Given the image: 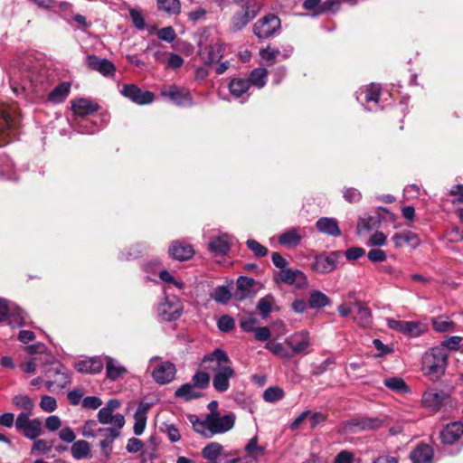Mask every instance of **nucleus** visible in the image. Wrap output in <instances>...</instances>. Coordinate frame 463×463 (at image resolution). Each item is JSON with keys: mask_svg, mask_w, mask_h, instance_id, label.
Returning a JSON list of instances; mask_svg holds the SVG:
<instances>
[{"mask_svg": "<svg viewBox=\"0 0 463 463\" xmlns=\"http://www.w3.org/2000/svg\"><path fill=\"white\" fill-rule=\"evenodd\" d=\"M448 352L443 347H432L422 358V370L431 378H439L448 364Z\"/></svg>", "mask_w": 463, "mask_h": 463, "instance_id": "f257e3e1", "label": "nucleus"}, {"mask_svg": "<svg viewBox=\"0 0 463 463\" xmlns=\"http://www.w3.org/2000/svg\"><path fill=\"white\" fill-rule=\"evenodd\" d=\"M199 56L203 61L210 65L219 61L224 52V45L219 39H209V35L203 33L198 41Z\"/></svg>", "mask_w": 463, "mask_h": 463, "instance_id": "f03ea898", "label": "nucleus"}, {"mask_svg": "<svg viewBox=\"0 0 463 463\" xmlns=\"http://www.w3.org/2000/svg\"><path fill=\"white\" fill-rule=\"evenodd\" d=\"M47 377L46 387L49 391L61 390L71 383L68 369L60 362L53 361L44 370Z\"/></svg>", "mask_w": 463, "mask_h": 463, "instance_id": "7ed1b4c3", "label": "nucleus"}, {"mask_svg": "<svg viewBox=\"0 0 463 463\" xmlns=\"http://www.w3.org/2000/svg\"><path fill=\"white\" fill-rule=\"evenodd\" d=\"M231 364L232 363L227 353L221 348H215L213 352L203 356L200 367L209 373H215Z\"/></svg>", "mask_w": 463, "mask_h": 463, "instance_id": "20e7f679", "label": "nucleus"}, {"mask_svg": "<svg viewBox=\"0 0 463 463\" xmlns=\"http://www.w3.org/2000/svg\"><path fill=\"white\" fill-rule=\"evenodd\" d=\"M279 29L280 19L273 14H269L253 24L252 31L254 35L261 40L273 36Z\"/></svg>", "mask_w": 463, "mask_h": 463, "instance_id": "39448f33", "label": "nucleus"}, {"mask_svg": "<svg viewBox=\"0 0 463 463\" xmlns=\"http://www.w3.org/2000/svg\"><path fill=\"white\" fill-rule=\"evenodd\" d=\"M30 413H20L15 419L17 431L29 439H35L42 433V421L39 419H30Z\"/></svg>", "mask_w": 463, "mask_h": 463, "instance_id": "423d86ee", "label": "nucleus"}, {"mask_svg": "<svg viewBox=\"0 0 463 463\" xmlns=\"http://www.w3.org/2000/svg\"><path fill=\"white\" fill-rule=\"evenodd\" d=\"M284 344L292 352L293 357L297 354H307L311 346V337L307 331L302 330L288 336Z\"/></svg>", "mask_w": 463, "mask_h": 463, "instance_id": "0eeeda50", "label": "nucleus"}, {"mask_svg": "<svg viewBox=\"0 0 463 463\" xmlns=\"http://www.w3.org/2000/svg\"><path fill=\"white\" fill-rule=\"evenodd\" d=\"M49 70L35 64L26 73V79L31 83L33 91L40 94L46 90L50 80Z\"/></svg>", "mask_w": 463, "mask_h": 463, "instance_id": "6e6552de", "label": "nucleus"}, {"mask_svg": "<svg viewBox=\"0 0 463 463\" xmlns=\"http://www.w3.org/2000/svg\"><path fill=\"white\" fill-rule=\"evenodd\" d=\"M19 118L13 117L7 111H2L0 116V146L15 138Z\"/></svg>", "mask_w": 463, "mask_h": 463, "instance_id": "1a4fd4ad", "label": "nucleus"}, {"mask_svg": "<svg viewBox=\"0 0 463 463\" xmlns=\"http://www.w3.org/2000/svg\"><path fill=\"white\" fill-rule=\"evenodd\" d=\"M342 256L339 250H334L329 253H321L314 258L311 269L321 274L332 272L336 268L338 259Z\"/></svg>", "mask_w": 463, "mask_h": 463, "instance_id": "9d476101", "label": "nucleus"}, {"mask_svg": "<svg viewBox=\"0 0 463 463\" xmlns=\"http://www.w3.org/2000/svg\"><path fill=\"white\" fill-rule=\"evenodd\" d=\"M383 426L379 418H354L343 423L342 430L345 433H354L361 430H376Z\"/></svg>", "mask_w": 463, "mask_h": 463, "instance_id": "9b49d317", "label": "nucleus"}, {"mask_svg": "<svg viewBox=\"0 0 463 463\" xmlns=\"http://www.w3.org/2000/svg\"><path fill=\"white\" fill-rule=\"evenodd\" d=\"M161 95L180 107H190L194 103L190 91L187 89L179 88L175 85H170L162 89Z\"/></svg>", "mask_w": 463, "mask_h": 463, "instance_id": "f8f14e48", "label": "nucleus"}, {"mask_svg": "<svg viewBox=\"0 0 463 463\" xmlns=\"http://www.w3.org/2000/svg\"><path fill=\"white\" fill-rule=\"evenodd\" d=\"M387 326L390 329L398 331L411 337L420 336L425 330L420 322L396 320L387 318Z\"/></svg>", "mask_w": 463, "mask_h": 463, "instance_id": "ddd939ff", "label": "nucleus"}, {"mask_svg": "<svg viewBox=\"0 0 463 463\" xmlns=\"http://www.w3.org/2000/svg\"><path fill=\"white\" fill-rule=\"evenodd\" d=\"M120 93L137 105H146L153 102L155 95L148 90H142L135 84L123 85Z\"/></svg>", "mask_w": 463, "mask_h": 463, "instance_id": "4468645a", "label": "nucleus"}, {"mask_svg": "<svg viewBox=\"0 0 463 463\" xmlns=\"http://www.w3.org/2000/svg\"><path fill=\"white\" fill-rule=\"evenodd\" d=\"M86 65L90 70L98 71L104 77H114L116 73V66L112 61L95 54H89L86 57Z\"/></svg>", "mask_w": 463, "mask_h": 463, "instance_id": "2eb2a0df", "label": "nucleus"}, {"mask_svg": "<svg viewBox=\"0 0 463 463\" xmlns=\"http://www.w3.org/2000/svg\"><path fill=\"white\" fill-rule=\"evenodd\" d=\"M158 314L165 321L176 320L182 313L183 306L181 302L175 298H165L158 306Z\"/></svg>", "mask_w": 463, "mask_h": 463, "instance_id": "dca6fc26", "label": "nucleus"}, {"mask_svg": "<svg viewBox=\"0 0 463 463\" xmlns=\"http://www.w3.org/2000/svg\"><path fill=\"white\" fill-rule=\"evenodd\" d=\"M208 415L213 436L224 433L234 426L235 416L232 413L223 416H220L218 413H210Z\"/></svg>", "mask_w": 463, "mask_h": 463, "instance_id": "f3484780", "label": "nucleus"}, {"mask_svg": "<svg viewBox=\"0 0 463 463\" xmlns=\"http://www.w3.org/2000/svg\"><path fill=\"white\" fill-rule=\"evenodd\" d=\"M236 375L235 370L232 364L226 368H222L221 371L213 373V387L218 392H225L230 389V381Z\"/></svg>", "mask_w": 463, "mask_h": 463, "instance_id": "a211bd4d", "label": "nucleus"}, {"mask_svg": "<svg viewBox=\"0 0 463 463\" xmlns=\"http://www.w3.org/2000/svg\"><path fill=\"white\" fill-rule=\"evenodd\" d=\"M448 398L449 396L443 391L430 390L423 393L421 402L425 408L436 412L440 410Z\"/></svg>", "mask_w": 463, "mask_h": 463, "instance_id": "6ab92c4d", "label": "nucleus"}, {"mask_svg": "<svg viewBox=\"0 0 463 463\" xmlns=\"http://www.w3.org/2000/svg\"><path fill=\"white\" fill-rule=\"evenodd\" d=\"M278 279L285 284L295 285L298 288H304L307 284L306 275L299 269L287 268L279 270Z\"/></svg>", "mask_w": 463, "mask_h": 463, "instance_id": "aec40b11", "label": "nucleus"}, {"mask_svg": "<svg viewBox=\"0 0 463 463\" xmlns=\"http://www.w3.org/2000/svg\"><path fill=\"white\" fill-rule=\"evenodd\" d=\"M175 373V364L171 362H164L154 369L152 376L157 383L165 384L174 380Z\"/></svg>", "mask_w": 463, "mask_h": 463, "instance_id": "412c9836", "label": "nucleus"}, {"mask_svg": "<svg viewBox=\"0 0 463 463\" xmlns=\"http://www.w3.org/2000/svg\"><path fill=\"white\" fill-rule=\"evenodd\" d=\"M354 320L362 327H369L372 325V311L365 302L356 300L354 302Z\"/></svg>", "mask_w": 463, "mask_h": 463, "instance_id": "4be33fe9", "label": "nucleus"}, {"mask_svg": "<svg viewBox=\"0 0 463 463\" xmlns=\"http://www.w3.org/2000/svg\"><path fill=\"white\" fill-rule=\"evenodd\" d=\"M168 252L171 258L179 261L187 260L194 254L192 245L178 241L171 243Z\"/></svg>", "mask_w": 463, "mask_h": 463, "instance_id": "5701e85b", "label": "nucleus"}, {"mask_svg": "<svg viewBox=\"0 0 463 463\" xmlns=\"http://www.w3.org/2000/svg\"><path fill=\"white\" fill-rule=\"evenodd\" d=\"M463 435V423L454 421L448 424L440 432V439L444 444H454Z\"/></svg>", "mask_w": 463, "mask_h": 463, "instance_id": "b1692460", "label": "nucleus"}, {"mask_svg": "<svg viewBox=\"0 0 463 463\" xmlns=\"http://www.w3.org/2000/svg\"><path fill=\"white\" fill-rule=\"evenodd\" d=\"M228 88L231 95L236 99L241 98L246 100L250 97V82L246 79L233 78L230 80Z\"/></svg>", "mask_w": 463, "mask_h": 463, "instance_id": "393cba45", "label": "nucleus"}, {"mask_svg": "<svg viewBox=\"0 0 463 463\" xmlns=\"http://www.w3.org/2000/svg\"><path fill=\"white\" fill-rule=\"evenodd\" d=\"M392 241L396 248H402L404 245H408L415 249L420 244V240L418 234L411 231L397 232L392 237Z\"/></svg>", "mask_w": 463, "mask_h": 463, "instance_id": "a878e982", "label": "nucleus"}, {"mask_svg": "<svg viewBox=\"0 0 463 463\" xmlns=\"http://www.w3.org/2000/svg\"><path fill=\"white\" fill-rule=\"evenodd\" d=\"M150 407V403L140 402L134 414L135 423L133 426V431L137 436L141 435L146 429L147 412Z\"/></svg>", "mask_w": 463, "mask_h": 463, "instance_id": "bb28decb", "label": "nucleus"}, {"mask_svg": "<svg viewBox=\"0 0 463 463\" xmlns=\"http://www.w3.org/2000/svg\"><path fill=\"white\" fill-rule=\"evenodd\" d=\"M71 109L76 115L84 117L98 111L99 105L89 99L79 98L72 101Z\"/></svg>", "mask_w": 463, "mask_h": 463, "instance_id": "cd10ccee", "label": "nucleus"}, {"mask_svg": "<svg viewBox=\"0 0 463 463\" xmlns=\"http://www.w3.org/2000/svg\"><path fill=\"white\" fill-rule=\"evenodd\" d=\"M434 456L433 449L428 444L418 445L410 455L412 463H431Z\"/></svg>", "mask_w": 463, "mask_h": 463, "instance_id": "c85d7f7f", "label": "nucleus"}, {"mask_svg": "<svg viewBox=\"0 0 463 463\" xmlns=\"http://www.w3.org/2000/svg\"><path fill=\"white\" fill-rule=\"evenodd\" d=\"M316 226L320 232L329 236L337 237L341 234L338 222L334 218H319L316 222Z\"/></svg>", "mask_w": 463, "mask_h": 463, "instance_id": "c756f323", "label": "nucleus"}, {"mask_svg": "<svg viewBox=\"0 0 463 463\" xmlns=\"http://www.w3.org/2000/svg\"><path fill=\"white\" fill-rule=\"evenodd\" d=\"M98 420L102 424H113L118 429H122L125 425V418L122 414H113V411L102 407L98 412Z\"/></svg>", "mask_w": 463, "mask_h": 463, "instance_id": "7c9ffc66", "label": "nucleus"}, {"mask_svg": "<svg viewBox=\"0 0 463 463\" xmlns=\"http://www.w3.org/2000/svg\"><path fill=\"white\" fill-rule=\"evenodd\" d=\"M189 420L193 425L195 432L199 433L205 439L213 437V431L210 426L209 415L207 414L205 420H200L195 415H190Z\"/></svg>", "mask_w": 463, "mask_h": 463, "instance_id": "2f4dec72", "label": "nucleus"}, {"mask_svg": "<svg viewBox=\"0 0 463 463\" xmlns=\"http://www.w3.org/2000/svg\"><path fill=\"white\" fill-rule=\"evenodd\" d=\"M75 368L82 373H98L103 368V363L99 358H90L80 361L76 364Z\"/></svg>", "mask_w": 463, "mask_h": 463, "instance_id": "473e14b6", "label": "nucleus"}, {"mask_svg": "<svg viewBox=\"0 0 463 463\" xmlns=\"http://www.w3.org/2000/svg\"><path fill=\"white\" fill-rule=\"evenodd\" d=\"M268 75L269 71L267 69L261 67L256 68L250 72L249 77L246 80H249L250 87L253 86L260 90L266 86Z\"/></svg>", "mask_w": 463, "mask_h": 463, "instance_id": "72a5a7b5", "label": "nucleus"}, {"mask_svg": "<svg viewBox=\"0 0 463 463\" xmlns=\"http://www.w3.org/2000/svg\"><path fill=\"white\" fill-rule=\"evenodd\" d=\"M127 373V369L117 360L108 357L106 363V375L111 381H116Z\"/></svg>", "mask_w": 463, "mask_h": 463, "instance_id": "f704fd0d", "label": "nucleus"}, {"mask_svg": "<svg viewBox=\"0 0 463 463\" xmlns=\"http://www.w3.org/2000/svg\"><path fill=\"white\" fill-rule=\"evenodd\" d=\"M302 235L297 228L283 232L279 238V243L287 248H294L300 244Z\"/></svg>", "mask_w": 463, "mask_h": 463, "instance_id": "c9c22d12", "label": "nucleus"}, {"mask_svg": "<svg viewBox=\"0 0 463 463\" xmlns=\"http://www.w3.org/2000/svg\"><path fill=\"white\" fill-rule=\"evenodd\" d=\"M71 92V83L63 81L56 86L48 95V100L52 103L63 102Z\"/></svg>", "mask_w": 463, "mask_h": 463, "instance_id": "e433bc0d", "label": "nucleus"}, {"mask_svg": "<svg viewBox=\"0 0 463 463\" xmlns=\"http://www.w3.org/2000/svg\"><path fill=\"white\" fill-rule=\"evenodd\" d=\"M251 20L252 15H249L245 11L234 14L231 19L230 31L237 33L242 30Z\"/></svg>", "mask_w": 463, "mask_h": 463, "instance_id": "4c0bfd02", "label": "nucleus"}, {"mask_svg": "<svg viewBox=\"0 0 463 463\" xmlns=\"http://www.w3.org/2000/svg\"><path fill=\"white\" fill-rule=\"evenodd\" d=\"M244 450L255 462L266 452L265 447L259 445V438L257 435L249 439L248 443L245 445Z\"/></svg>", "mask_w": 463, "mask_h": 463, "instance_id": "58836bf2", "label": "nucleus"}, {"mask_svg": "<svg viewBox=\"0 0 463 463\" xmlns=\"http://www.w3.org/2000/svg\"><path fill=\"white\" fill-rule=\"evenodd\" d=\"M209 250L216 255H225L230 250V243L226 236H219L209 243Z\"/></svg>", "mask_w": 463, "mask_h": 463, "instance_id": "ea45409f", "label": "nucleus"}, {"mask_svg": "<svg viewBox=\"0 0 463 463\" xmlns=\"http://www.w3.org/2000/svg\"><path fill=\"white\" fill-rule=\"evenodd\" d=\"M194 387L195 386L193 383H184L175 391V396L178 398H183L185 401L198 399L202 396V393L196 392L194 390Z\"/></svg>", "mask_w": 463, "mask_h": 463, "instance_id": "a19ab883", "label": "nucleus"}, {"mask_svg": "<svg viewBox=\"0 0 463 463\" xmlns=\"http://www.w3.org/2000/svg\"><path fill=\"white\" fill-rule=\"evenodd\" d=\"M71 455L76 459L88 458L90 452V443L86 440H78L71 448Z\"/></svg>", "mask_w": 463, "mask_h": 463, "instance_id": "79ce46f5", "label": "nucleus"}, {"mask_svg": "<svg viewBox=\"0 0 463 463\" xmlns=\"http://www.w3.org/2000/svg\"><path fill=\"white\" fill-rule=\"evenodd\" d=\"M12 402L16 408L24 410L23 413L32 414L34 408V402L28 395H15L13 397Z\"/></svg>", "mask_w": 463, "mask_h": 463, "instance_id": "37998d69", "label": "nucleus"}, {"mask_svg": "<svg viewBox=\"0 0 463 463\" xmlns=\"http://www.w3.org/2000/svg\"><path fill=\"white\" fill-rule=\"evenodd\" d=\"M383 384L388 389L400 393H406L410 391L408 385L401 377L385 378L383 381Z\"/></svg>", "mask_w": 463, "mask_h": 463, "instance_id": "c03bdc74", "label": "nucleus"}, {"mask_svg": "<svg viewBox=\"0 0 463 463\" xmlns=\"http://www.w3.org/2000/svg\"><path fill=\"white\" fill-rule=\"evenodd\" d=\"M223 447L218 442H211L207 444L202 450V456L203 458L215 461L222 454Z\"/></svg>", "mask_w": 463, "mask_h": 463, "instance_id": "a18cd8bd", "label": "nucleus"}, {"mask_svg": "<svg viewBox=\"0 0 463 463\" xmlns=\"http://www.w3.org/2000/svg\"><path fill=\"white\" fill-rule=\"evenodd\" d=\"M286 345L283 343H274L269 342L265 345V348L270 351L275 355H278L282 358L291 359L293 357L292 352H290L289 348L285 346Z\"/></svg>", "mask_w": 463, "mask_h": 463, "instance_id": "49530a36", "label": "nucleus"}, {"mask_svg": "<svg viewBox=\"0 0 463 463\" xmlns=\"http://www.w3.org/2000/svg\"><path fill=\"white\" fill-rule=\"evenodd\" d=\"M255 284V280L251 278L241 276L237 279V289L241 291V298L250 297L251 288Z\"/></svg>", "mask_w": 463, "mask_h": 463, "instance_id": "de8ad7c7", "label": "nucleus"}, {"mask_svg": "<svg viewBox=\"0 0 463 463\" xmlns=\"http://www.w3.org/2000/svg\"><path fill=\"white\" fill-rule=\"evenodd\" d=\"M433 329L437 332H450L454 330L455 324L447 317L439 316L432 320Z\"/></svg>", "mask_w": 463, "mask_h": 463, "instance_id": "09e8293b", "label": "nucleus"}, {"mask_svg": "<svg viewBox=\"0 0 463 463\" xmlns=\"http://www.w3.org/2000/svg\"><path fill=\"white\" fill-rule=\"evenodd\" d=\"M329 303V298L319 290L311 292L308 305L312 308H320L326 307Z\"/></svg>", "mask_w": 463, "mask_h": 463, "instance_id": "8fccbe9b", "label": "nucleus"}, {"mask_svg": "<svg viewBox=\"0 0 463 463\" xmlns=\"http://www.w3.org/2000/svg\"><path fill=\"white\" fill-rule=\"evenodd\" d=\"M158 9L168 14H178L181 11L179 0H156Z\"/></svg>", "mask_w": 463, "mask_h": 463, "instance_id": "3c124183", "label": "nucleus"}, {"mask_svg": "<svg viewBox=\"0 0 463 463\" xmlns=\"http://www.w3.org/2000/svg\"><path fill=\"white\" fill-rule=\"evenodd\" d=\"M274 304V298L272 295H267L261 298L257 304V309L260 312L262 318H266L272 311V306Z\"/></svg>", "mask_w": 463, "mask_h": 463, "instance_id": "603ef678", "label": "nucleus"}, {"mask_svg": "<svg viewBox=\"0 0 463 463\" xmlns=\"http://www.w3.org/2000/svg\"><path fill=\"white\" fill-rule=\"evenodd\" d=\"M210 373L202 369L194 374L193 384L199 389H206L210 384Z\"/></svg>", "mask_w": 463, "mask_h": 463, "instance_id": "864d4df0", "label": "nucleus"}, {"mask_svg": "<svg viewBox=\"0 0 463 463\" xmlns=\"http://www.w3.org/2000/svg\"><path fill=\"white\" fill-rule=\"evenodd\" d=\"M6 322L12 327L23 326L25 324V314L20 308L11 310Z\"/></svg>", "mask_w": 463, "mask_h": 463, "instance_id": "5fc2aeb1", "label": "nucleus"}, {"mask_svg": "<svg viewBox=\"0 0 463 463\" xmlns=\"http://www.w3.org/2000/svg\"><path fill=\"white\" fill-rule=\"evenodd\" d=\"M258 324L259 320L256 317V316L252 313L242 317L240 320V326L245 332H253Z\"/></svg>", "mask_w": 463, "mask_h": 463, "instance_id": "6e6d98bb", "label": "nucleus"}, {"mask_svg": "<svg viewBox=\"0 0 463 463\" xmlns=\"http://www.w3.org/2000/svg\"><path fill=\"white\" fill-rule=\"evenodd\" d=\"M284 397V392L279 387H269L263 392V399L268 402H275Z\"/></svg>", "mask_w": 463, "mask_h": 463, "instance_id": "4d7b16f0", "label": "nucleus"}, {"mask_svg": "<svg viewBox=\"0 0 463 463\" xmlns=\"http://www.w3.org/2000/svg\"><path fill=\"white\" fill-rule=\"evenodd\" d=\"M25 351L30 355H43L45 361H49V359L52 358L51 354L47 353V347L42 343L27 345Z\"/></svg>", "mask_w": 463, "mask_h": 463, "instance_id": "13d9d810", "label": "nucleus"}, {"mask_svg": "<svg viewBox=\"0 0 463 463\" xmlns=\"http://www.w3.org/2000/svg\"><path fill=\"white\" fill-rule=\"evenodd\" d=\"M211 296L216 302L222 304L227 303L232 298L230 290L224 286L217 287Z\"/></svg>", "mask_w": 463, "mask_h": 463, "instance_id": "bf43d9fd", "label": "nucleus"}, {"mask_svg": "<svg viewBox=\"0 0 463 463\" xmlns=\"http://www.w3.org/2000/svg\"><path fill=\"white\" fill-rule=\"evenodd\" d=\"M246 245L248 249L250 250L257 258L265 257L269 252L268 249L265 246H263L254 239H249L246 241Z\"/></svg>", "mask_w": 463, "mask_h": 463, "instance_id": "052dcab7", "label": "nucleus"}, {"mask_svg": "<svg viewBox=\"0 0 463 463\" xmlns=\"http://www.w3.org/2000/svg\"><path fill=\"white\" fill-rule=\"evenodd\" d=\"M217 326L222 332H230L235 326L234 319L229 315L222 316L217 322Z\"/></svg>", "mask_w": 463, "mask_h": 463, "instance_id": "680f3d73", "label": "nucleus"}, {"mask_svg": "<svg viewBox=\"0 0 463 463\" xmlns=\"http://www.w3.org/2000/svg\"><path fill=\"white\" fill-rule=\"evenodd\" d=\"M381 95V88L377 84H371L365 90V101L370 102L373 101L377 103L379 101Z\"/></svg>", "mask_w": 463, "mask_h": 463, "instance_id": "e2e57ef3", "label": "nucleus"}, {"mask_svg": "<svg viewBox=\"0 0 463 463\" xmlns=\"http://www.w3.org/2000/svg\"><path fill=\"white\" fill-rule=\"evenodd\" d=\"M129 15L132 20L134 26L138 30H144L146 27L145 18L141 13V11L137 9H130Z\"/></svg>", "mask_w": 463, "mask_h": 463, "instance_id": "0e129e2a", "label": "nucleus"}, {"mask_svg": "<svg viewBox=\"0 0 463 463\" xmlns=\"http://www.w3.org/2000/svg\"><path fill=\"white\" fill-rule=\"evenodd\" d=\"M461 341H462V338L460 336H457V335H454V336H450L447 339H445L444 341H442L441 345L439 346V347H443L444 350L447 351V349H449V350H458V349H461Z\"/></svg>", "mask_w": 463, "mask_h": 463, "instance_id": "69168bd1", "label": "nucleus"}, {"mask_svg": "<svg viewBox=\"0 0 463 463\" xmlns=\"http://www.w3.org/2000/svg\"><path fill=\"white\" fill-rule=\"evenodd\" d=\"M40 407L46 412H52L57 408V402L54 397L49 395H43L40 402Z\"/></svg>", "mask_w": 463, "mask_h": 463, "instance_id": "338daca9", "label": "nucleus"}, {"mask_svg": "<svg viewBox=\"0 0 463 463\" xmlns=\"http://www.w3.org/2000/svg\"><path fill=\"white\" fill-rule=\"evenodd\" d=\"M157 36L160 40L172 43L176 38L175 32L172 26H166L160 29L157 33Z\"/></svg>", "mask_w": 463, "mask_h": 463, "instance_id": "774afa93", "label": "nucleus"}]
</instances>
